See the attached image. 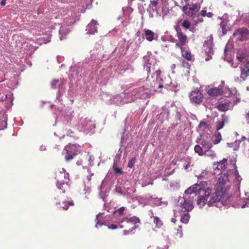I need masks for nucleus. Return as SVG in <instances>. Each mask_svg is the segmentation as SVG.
I'll return each instance as SVG.
<instances>
[{
	"label": "nucleus",
	"mask_w": 249,
	"mask_h": 249,
	"mask_svg": "<svg viewBox=\"0 0 249 249\" xmlns=\"http://www.w3.org/2000/svg\"><path fill=\"white\" fill-rule=\"evenodd\" d=\"M190 218V215L188 213H186L182 214L181 216L180 222L183 223L187 224Z\"/></svg>",
	"instance_id": "nucleus-21"
},
{
	"label": "nucleus",
	"mask_w": 249,
	"mask_h": 249,
	"mask_svg": "<svg viewBox=\"0 0 249 249\" xmlns=\"http://www.w3.org/2000/svg\"><path fill=\"white\" fill-rule=\"evenodd\" d=\"M190 0H184V1L186 3H191V2L190 1Z\"/></svg>",
	"instance_id": "nucleus-41"
},
{
	"label": "nucleus",
	"mask_w": 249,
	"mask_h": 249,
	"mask_svg": "<svg viewBox=\"0 0 249 249\" xmlns=\"http://www.w3.org/2000/svg\"><path fill=\"white\" fill-rule=\"evenodd\" d=\"M199 125L202 126H206L207 125V124L205 123V122H201L199 124Z\"/></svg>",
	"instance_id": "nucleus-38"
},
{
	"label": "nucleus",
	"mask_w": 249,
	"mask_h": 249,
	"mask_svg": "<svg viewBox=\"0 0 249 249\" xmlns=\"http://www.w3.org/2000/svg\"><path fill=\"white\" fill-rule=\"evenodd\" d=\"M228 182H229V175L227 174H224L219 178L215 185L214 192H213V190L210 199L208 201L209 206H212L214 203L221 201L227 191L226 184Z\"/></svg>",
	"instance_id": "nucleus-2"
},
{
	"label": "nucleus",
	"mask_w": 249,
	"mask_h": 249,
	"mask_svg": "<svg viewBox=\"0 0 249 249\" xmlns=\"http://www.w3.org/2000/svg\"><path fill=\"white\" fill-rule=\"evenodd\" d=\"M227 159H223L222 160L219 162H216L217 164L219 165V167L220 168V169H223L227 164Z\"/></svg>",
	"instance_id": "nucleus-25"
},
{
	"label": "nucleus",
	"mask_w": 249,
	"mask_h": 249,
	"mask_svg": "<svg viewBox=\"0 0 249 249\" xmlns=\"http://www.w3.org/2000/svg\"><path fill=\"white\" fill-rule=\"evenodd\" d=\"M148 76L147 77V80L149 78L150 75L153 73V72L155 71L156 73L157 77H160L161 74V71L159 69L155 70V68L154 67H149L148 68Z\"/></svg>",
	"instance_id": "nucleus-18"
},
{
	"label": "nucleus",
	"mask_w": 249,
	"mask_h": 249,
	"mask_svg": "<svg viewBox=\"0 0 249 249\" xmlns=\"http://www.w3.org/2000/svg\"><path fill=\"white\" fill-rule=\"evenodd\" d=\"M56 185L58 186V188L59 189H61V185H62L61 184H57Z\"/></svg>",
	"instance_id": "nucleus-40"
},
{
	"label": "nucleus",
	"mask_w": 249,
	"mask_h": 249,
	"mask_svg": "<svg viewBox=\"0 0 249 249\" xmlns=\"http://www.w3.org/2000/svg\"><path fill=\"white\" fill-rule=\"evenodd\" d=\"M181 25L183 29L185 30L189 29L191 26L190 21L187 19L183 20Z\"/></svg>",
	"instance_id": "nucleus-24"
},
{
	"label": "nucleus",
	"mask_w": 249,
	"mask_h": 249,
	"mask_svg": "<svg viewBox=\"0 0 249 249\" xmlns=\"http://www.w3.org/2000/svg\"><path fill=\"white\" fill-rule=\"evenodd\" d=\"M204 154L205 156L211 157L212 158L215 157L216 156L215 152L211 149H205Z\"/></svg>",
	"instance_id": "nucleus-19"
},
{
	"label": "nucleus",
	"mask_w": 249,
	"mask_h": 249,
	"mask_svg": "<svg viewBox=\"0 0 249 249\" xmlns=\"http://www.w3.org/2000/svg\"><path fill=\"white\" fill-rule=\"evenodd\" d=\"M246 118L247 122L249 123V110L248 111L247 113Z\"/></svg>",
	"instance_id": "nucleus-37"
},
{
	"label": "nucleus",
	"mask_w": 249,
	"mask_h": 249,
	"mask_svg": "<svg viewBox=\"0 0 249 249\" xmlns=\"http://www.w3.org/2000/svg\"><path fill=\"white\" fill-rule=\"evenodd\" d=\"M125 209V207L123 206L117 209V210L114 211L113 212V214L116 215L117 216H120L124 214V212Z\"/></svg>",
	"instance_id": "nucleus-20"
},
{
	"label": "nucleus",
	"mask_w": 249,
	"mask_h": 249,
	"mask_svg": "<svg viewBox=\"0 0 249 249\" xmlns=\"http://www.w3.org/2000/svg\"><path fill=\"white\" fill-rule=\"evenodd\" d=\"M203 147H201L200 145H196L195 146V151L196 153H198L199 155H202L204 153Z\"/></svg>",
	"instance_id": "nucleus-26"
},
{
	"label": "nucleus",
	"mask_w": 249,
	"mask_h": 249,
	"mask_svg": "<svg viewBox=\"0 0 249 249\" xmlns=\"http://www.w3.org/2000/svg\"><path fill=\"white\" fill-rule=\"evenodd\" d=\"M230 101L224 100L220 102L216 106V108L220 111H226L229 110L230 107Z\"/></svg>",
	"instance_id": "nucleus-13"
},
{
	"label": "nucleus",
	"mask_w": 249,
	"mask_h": 249,
	"mask_svg": "<svg viewBox=\"0 0 249 249\" xmlns=\"http://www.w3.org/2000/svg\"><path fill=\"white\" fill-rule=\"evenodd\" d=\"M204 47H207L205 52L208 54H211L213 52V37L212 35L208 37L207 40H205L204 44Z\"/></svg>",
	"instance_id": "nucleus-12"
},
{
	"label": "nucleus",
	"mask_w": 249,
	"mask_h": 249,
	"mask_svg": "<svg viewBox=\"0 0 249 249\" xmlns=\"http://www.w3.org/2000/svg\"><path fill=\"white\" fill-rule=\"evenodd\" d=\"M213 190V185L209 184L207 181H202L199 183H197L191 186L185 190V193L187 195L195 193L198 195L196 204L199 207H202L206 203H208V199L210 197Z\"/></svg>",
	"instance_id": "nucleus-1"
},
{
	"label": "nucleus",
	"mask_w": 249,
	"mask_h": 249,
	"mask_svg": "<svg viewBox=\"0 0 249 249\" xmlns=\"http://www.w3.org/2000/svg\"><path fill=\"white\" fill-rule=\"evenodd\" d=\"M180 21H181V20H179V21H178V23H179Z\"/></svg>",
	"instance_id": "nucleus-46"
},
{
	"label": "nucleus",
	"mask_w": 249,
	"mask_h": 249,
	"mask_svg": "<svg viewBox=\"0 0 249 249\" xmlns=\"http://www.w3.org/2000/svg\"><path fill=\"white\" fill-rule=\"evenodd\" d=\"M74 203L73 200H71L70 201H66L63 202V209L66 210H68L69 207L70 206H74Z\"/></svg>",
	"instance_id": "nucleus-23"
},
{
	"label": "nucleus",
	"mask_w": 249,
	"mask_h": 249,
	"mask_svg": "<svg viewBox=\"0 0 249 249\" xmlns=\"http://www.w3.org/2000/svg\"><path fill=\"white\" fill-rule=\"evenodd\" d=\"M237 58L241 61L242 60V57H239V56H237Z\"/></svg>",
	"instance_id": "nucleus-42"
},
{
	"label": "nucleus",
	"mask_w": 249,
	"mask_h": 249,
	"mask_svg": "<svg viewBox=\"0 0 249 249\" xmlns=\"http://www.w3.org/2000/svg\"><path fill=\"white\" fill-rule=\"evenodd\" d=\"M59 80L58 79H54L53 80L52 82H51V86H52V87L53 89H55L56 88V86L57 85V84L59 82Z\"/></svg>",
	"instance_id": "nucleus-34"
},
{
	"label": "nucleus",
	"mask_w": 249,
	"mask_h": 249,
	"mask_svg": "<svg viewBox=\"0 0 249 249\" xmlns=\"http://www.w3.org/2000/svg\"><path fill=\"white\" fill-rule=\"evenodd\" d=\"M124 226L119 225V228H121V229H123V228H124Z\"/></svg>",
	"instance_id": "nucleus-44"
},
{
	"label": "nucleus",
	"mask_w": 249,
	"mask_h": 249,
	"mask_svg": "<svg viewBox=\"0 0 249 249\" xmlns=\"http://www.w3.org/2000/svg\"><path fill=\"white\" fill-rule=\"evenodd\" d=\"M233 36L240 41L246 40L249 36V31L247 28H242L236 30Z\"/></svg>",
	"instance_id": "nucleus-7"
},
{
	"label": "nucleus",
	"mask_w": 249,
	"mask_h": 249,
	"mask_svg": "<svg viewBox=\"0 0 249 249\" xmlns=\"http://www.w3.org/2000/svg\"><path fill=\"white\" fill-rule=\"evenodd\" d=\"M113 169L114 171V172H115V173H117V174H123V172L122 171V170L119 168L117 165L115 164V163H114L113 165Z\"/></svg>",
	"instance_id": "nucleus-30"
},
{
	"label": "nucleus",
	"mask_w": 249,
	"mask_h": 249,
	"mask_svg": "<svg viewBox=\"0 0 249 249\" xmlns=\"http://www.w3.org/2000/svg\"><path fill=\"white\" fill-rule=\"evenodd\" d=\"M103 225V223H100L99 222H98L97 224H96V227L97 228L98 225L101 226Z\"/></svg>",
	"instance_id": "nucleus-39"
},
{
	"label": "nucleus",
	"mask_w": 249,
	"mask_h": 249,
	"mask_svg": "<svg viewBox=\"0 0 249 249\" xmlns=\"http://www.w3.org/2000/svg\"><path fill=\"white\" fill-rule=\"evenodd\" d=\"M225 123L224 121H218L216 125L217 130L221 129L224 125Z\"/></svg>",
	"instance_id": "nucleus-32"
},
{
	"label": "nucleus",
	"mask_w": 249,
	"mask_h": 249,
	"mask_svg": "<svg viewBox=\"0 0 249 249\" xmlns=\"http://www.w3.org/2000/svg\"><path fill=\"white\" fill-rule=\"evenodd\" d=\"M213 169L214 171H215L216 170H217V171L219 170L220 172L221 171V169H220V168L219 167V165L218 164H217V162H215L213 163Z\"/></svg>",
	"instance_id": "nucleus-35"
},
{
	"label": "nucleus",
	"mask_w": 249,
	"mask_h": 249,
	"mask_svg": "<svg viewBox=\"0 0 249 249\" xmlns=\"http://www.w3.org/2000/svg\"><path fill=\"white\" fill-rule=\"evenodd\" d=\"M65 170L63 169V173H64V178L68 179V181L65 182V183L67 185H70V179H69V174L68 173H65Z\"/></svg>",
	"instance_id": "nucleus-33"
},
{
	"label": "nucleus",
	"mask_w": 249,
	"mask_h": 249,
	"mask_svg": "<svg viewBox=\"0 0 249 249\" xmlns=\"http://www.w3.org/2000/svg\"><path fill=\"white\" fill-rule=\"evenodd\" d=\"M202 147L205 149H211L213 147V142L210 139H203L201 142Z\"/></svg>",
	"instance_id": "nucleus-15"
},
{
	"label": "nucleus",
	"mask_w": 249,
	"mask_h": 249,
	"mask_svg": "<svg viewBox=\"0 0 249 249\" xmlns=\"http://www.w3.org/2000/svg\"><path fill=\"white\" fill-rule=\"evenodd\" d=\"M136 158L134 157L131 159L128 163V167L130 168H132L136 162Z\"/></svg>",
	"instance_id": "nucleus-31"
},
{
	"label": "nucleus",
	"mask_w": 249,
	"mask_h": 249,
	"mask_svg": "<svg viewBox=\"0 0 249 249\" xmlns=\"http://www.w3.org/2000/svg\"><path fill=\"white\" fill-rule=\"evenodd\" d=\"M200 15L202 17H204L206 16L208 18H211L213 15V13L212 12L207 13L206 11L204 9H203L201 11Z\"/></svg>",
	"instance_id": "nucleus-27"
},
{
	"label": "nucleus",
	"mask_w": 249,
	"mask_h": 249,
	"mask_svg": "<svg viewBox=\"0 0 249 249\" xmlns=\"http://www.w3.org/2000/svg\"><path fill=\"white\" fill-rule=\"evenodd\" d=\"M189 96L191 102L196 104L201 103L203 100L202 93L198 89L193 90Z\"/></svg>",
	"instance_id": "nucleus-8"
},
{
	"label": "nucleus",
	"mask_w": 249,
	"mask_h": 249,
	"mask_svg": "<svg viewBox=\"0 0 249 249\" xmlns=\"http://www.w3.org/2000/svg\"><path fill=\"white\" fill-rule=\"evenodd\" d=\"M211 173H209V172L207 170H203L201 172L200 174L198 176V178L199 179L202 178H209V175Z\"/></svg>",
	"instance_id": "nucleus-22"
},
{
	"label": "nucleus",
	"mask_w": 249,
	"mask_h": 249,
	"mask_svg": "<svg viewBox=\"0 0 249 249\" xmlns=\"http://www.w3.org/2000/svg\"><path fill=\"white\" fill-rule=\"evenodd\" d=\"M154 222L155 223L157 226L160 227L162 225V223L160 218L157 216H153Z\"/></svg>",
	"instance_id": "nucleus-28"
},
{
	"label": "nucleus",
	"mask_w": 249,
	"mask_h": 249,
	"mask_svg": "<svg viewBox=\"0 0 249 249\" xmlns=\"http://www.w3.org/2000/svg\"><path fill=\"white\" fill-rule=\"evenodd\" d=\"M175 219H174L172 218V222H174V221H175Z\"/></svg>",
	"instance_id": "nucleus-45"
},
{
	"label": "nucleus",
	"mask_w": 249,
	"mask_h": 249,
	"mask_svg": "<svg viewBox=\"0 0 249 249\" xmlns=\"http://www.w3.org/2000/svg\"><path fill=\"white\" fill-rule=\"evenodd\" d=\"M66 155L65 156L66 161L69 162L74 156L80 152L79 148L73 144H70L65 147Z\"/></svg>",
	"instance_id": "nucleus-4"
},
{
	"label": "nucleus",
	"mask_w": 249,
	"mask_h": 249,
	"mask_svg": "<svg viewBox=\"0 0 249 249\" xmlns=\"http://www.w3.org/2000/svg\"><path fill=\"white\" fill-rule=\"evenodd\" d=\"M222 90L219 88H212L208 90V93L213 96H217L218 95H220L222 94Z\"/></svg>",
	"instance_id": "nucleus-14"
},
{
	"label": "nucleus",
	"mask_w": 249,
	"mask_h": 249,
	"mask_svg": "<svg viewBox=\"0 0 249 249\" xmlns=\"http://www.w3.org/2000/svg\"><path fill=\"white\" fill-rule=\"evenodd\" d=\"M98 25L97 20L92 19L86 28L87 33L89 35H93L97 32L96 25Z\"/></svg>",
	"instance_id": "nucleus-11"
},
{
	"label": "nucleus",
	"mask_w": 249,
	"mask_h": 249,
	"mask_svg": "<svg viewBox=\"0 0 249 249\" xmlns=\"http://www.w3.org/2000/svg\"><path fill=\"white\" fill-rule=\"evenodd\" d=\"M145 35L146 36V39L148 41H152L154 39V33L151 30L149 29L144 30Z\"/></svg>",
	"instance_id": "nucleus-17"
},
{
	"label": "nucleus",
	"mask_w": 249,
	"mask_h": 249,
	"mask_svg": "<svg viewBox=\"0 0 249 249\" xmlns=\"http://www.w3.org/2000/svg\"><path fill=\"white\" fill-rule=\"evenodd\" d=\"M75 16L72 11H70L67 14L63 15V23L68 26H71L75 22Z\"/></svg>",
	"instance_id": "nucleus-10"
},
{
	"label": "nucleus",
	"mask_w": 249,
	"mask_h": 249,
	"mask_svg": "<svg viewBox=\"0 0 249 249\" xmlns=\"http://www.w3.org/2000/svg\"><path fill=\"white\" fill-rule=\"evenodd\" d=\"M221 136L220 134H218V135L215 137L214 139L213 140V144H216L219 143L221 142Z\"/></svg>",
	"instance_id": "nucleus-29"
},
{
	"label": "nucleus",
	"mask_w": 249,
	"mask_h": 249,
	"mask_svg": "<svg viewBox=\"0 0 249 249\" xmlns=\"http://www.w3.org/2000/svg\"><path fill=\"white\" fill-rule=\"evenodd\" d=\"M118 227V226L115 224H111L108 226V228L109 229H111V230H115V229H117Z\"/></svg>",
	"instance_id": "nucleus-36"
},
{
	"label": "nucleus",
	"mask_w": 249,
	"mask_h": 249,
	"mask_svg": "<svg viewBox=\"0 0 249 249\" xmlns=\"http://www.w3.org/2000/svg\"><path fill=\"white\" fill-rule=\"evenodd\" d=\"M179 201V206L180 208V210L182 211V212H188L193 210L194 205L192 201L188 200L187 199H186L183 197L182 198L180 199Z\"/></svg>",
	"instance_id": "nucleus-9"
},
{
	"label": "nucleus",
	"mask_w": 249,
	"mask_h": 249,
	"mask_svg": "<svg viewBox=\"0 0 249 249\" xmlns=\"http://www.w3.org/2000/svg\"><path fill=\"white\" fill-rule=\"evenodd\" d=\"M163 87V86L162 85H160L159 86V88H162Z\"/></svg>",
	"instance_id": "nucleus-43"
},
{
	"label": "nucleus",
	"mask_w": 249,
	"mask_h": 249,
	"mask_svg": "<svg viewBox=\"0 0 249 249\" xmlns=\"http://www.w3.org/2000/svg\"><path fill=\"white\" fill-rule=\"evenodd\" d=\"M202 2L201 0L200 2H196L186 3V4L182 7V10L185 15L187 16L194 18L196 16V13L198 11L200 7V3Z\"/></svg>",
	"instance_id": "nucleus-3"
},
{
	"label": "nucleus",
	"mask_w": 249,
	"mask_h": 249,
	"mask_svg": "<svg viewBox=\"0 0 249 249\" xmlns=\"http://www.w3.org/2000/svg\"><path fill=\"white\" fill-rule=\"evenodd\" d=\"M182 56L188 61H191L192 55L190 51H184L183 48L180 49Z\"/></svg>",
	"instance_id": "nucleus-16"
},
{
	"label": "nucleus",
	"mask_w": 249,
	"mask_h": 249,
	"mask_svg": "<svg viewBox=\"0 0 249 249\" xmlns=\"http://www.w3.org/2000/svg\"><path fill=\"white\" fill-rule=\"evenodd\" d=\"M176 30L177 31L176 36L178 38V42L176 43V46L182 49L188 43L187 36L181 30H178L177 28Z\"/></svg>",
	"instance_id": "nucleus-6"
},
{
	"label": "nucleus",
	"mask_w": 249,
	"mask_h": 249,
	"mask_svg": "<svg viewBox=\"0 0 249 249\" xmlns=\"http://www.w3.org/2000/svg\"><path fill=\"white\" fill-rule=\"evenodd\" d=\"M126 222L127 223H131L133 226L131 228L130 231L127 230H124L123 231L124 235H128L130 232L134 230L135 229L136 226H135V224H136L137 223H139L140 222V219L138 217L136 216H131V217H128L126 216L124 217H123L120 219H119L118 221V223L120 224L121 223H123L124 222Z\"/></svg>",
	"instance_id": "nucleus-5"
}]
</instances>
